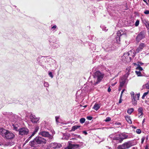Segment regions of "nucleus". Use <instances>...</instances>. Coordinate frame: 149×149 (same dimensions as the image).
<instances>
[{
  "mask_svg": "<svg viewBox=\"0 0 149 149\" xmlns=\"http://www.w3.org/2000/svg\"><path fill=\"white\" fill-rule=\"evenodd\" d=\"M47 142V140L44 138L40 136H37L30 141L29 144L32 147H36L38 146L39 144L46 143Z\"/></svg>",
  "mask_w": 149,
  "mask_h": 149,
  "instance_id": "obj_1",
  "label": "nucleus"
},
{
  "mask_svg": "<svg viewBox=\"0 0 149 149\" xmlns=\"http://www.w3.org/2000/svg\"><path fill=\"white\" fill-rule=\"evenodd\" d=\"M0 134L6 139H12L15 136L10 131L3 128L0 129Z\"/></svg>",
  "mask_w": 149,
  "mask_h": 149,
  "instance_id": "obj_2",
  "label": "nucleus"
},
{
  "mask_svg": "<svg viewBox=\"0 0 149 149\" xmlns=\"http://www.w3.org/2000/svg\"><path fill=\"white\" fill-rule=\"evenodd\" d=\"M49 40L50 48L51 49H54L57 48L59 47V41L53 36H51Z\"/></svg>",
  "mask_w": 149,
  "mask_h": 149,
  "instance_id": "obj_3",
  "label": "nucleus"
},
{
  "mask_svg": "<svg viewBox=\"0 0 149 149\" xmlns=\"http://www.w3.org/2000/svg\"><path fill=\"white\" fill-rule=\"evenodd\" d=\"M104 74L99 71H96L93 75L94 79V84L96 85L100 83L103 79Z\"/></svg>",
  "mask_w": 149,
  "mask_h": 149,
  "instance_id": "obj_4",
  "label": "nucleus"
},
{
  "mask_svg": "<svg viewBox=\"0 0 149 149\" xmlns=\"http://www.w3.org/2000/svg\"><path fill=\"white\" fill-rule=\"evenodd\" d=\"M39 134L43 137H47L49 139H52L53 138V136L52 134H50L47 131H40L39 133Z\"/></svg>",
  "mask_w": 149,
  "mask_h": 149,
  "instance_id": "obj_5",
  "label": "nucleus"
},
{
  "mask_svg": "<svg viewBox=\"0 0 149 149\" xmlns=\"http://www.w3.org/2000/svg\"><path fill=\"white\" fill-rule=\"evenodd\" d=\"M19 134L21 136L27 135L29 133V129L25 127H22L19 128Z\"/></svg>",
  "mask_w": 149,
  "mask_h": 149,
  "instance_id": "obj_6",
  "label": "nucleus"
},
{
  "mask_svg": "<svg viewBox=\"0 0 149 149\" xmlns=\"http://www.w3.org/2000/svg\"><path fill=\"white\" fill-rule=\"evenodd\" d=\"M31 121L32 123L34 124H37L39 123V120L40 118L39 117H37L35 115L31 114L29 116Z\"/></svg>",
  "mask_w": 149,
  "mask_h": 149,
  "instance_id": "obj_7",
  "label": "nucleus"
},
{
  "mask_svg": "<svg viewBox=\"0 0 149 149\" xmlns=\"http://www.w3.org/2000/svg\"><path fill=\"white\" fill-rule=\"evenodd\" d=\"M124 35V33L121 30L118 31L117 33V35L116 37V39L118 43H120V39L123 35Z\"/></svg>",
  "mask_w": 149,
  "mask_h": 149,
  "instance_id": "obj_8",
  "label": "nucleus"
},
{
  "mask_svg": "<svg viewBox=\"0 0 149 149\" xmlns=\"http://www.w3.org/2000/svg\"><path fill=\"white\" fill-rule=\"evenodd\" d=\"M129 75V73H127L125 75L120 78L119 80V82L120 83V86L121 87H123Z\"/></svg>",
  "mask_w": 149,
  "mask_h": 149,
  "instance_id": "obj_9",
  "label": "nucleus"
},
{
  "mask_svg": "<svg viewBox=\"0 0 149 149\" xmlns=\"http://www.w3.org/2000/svg\"><path fill=\"white\" fill-rule=\"evenodd\" d=\"M146 36V33L144 31L141 32L136 36V40L139 42L142 39L144 38Z\"/></svg>",
  "mask_w": 149,
  "mask_h": 149,
  "instance_id": "obj_10",
  "label": "nucleus"
},
{
  "mask_svg": "<svg viewBox=\"0 0 149 149\" xmlns=\"http://www.w3.org/2000/svg\"><path fill=\"white\" fill-rule=\"evenodd\" d=\"M128 138V135L125 133H121L119 134L118 139H117L118 140L120 143H121L123 141Z\"/></svg>",
  "mask_w": 149,
  "mask_h": 149,
  "instance_id": "obj_11",
  "label": "nucleus"
},
{
  "mask_svg": "<svg viewBox=\"0 0 149 149\" xmlns=\"http://www.w3.org/2000/svg\"><path fill=\"white\" fill-rule=\"evenodd\" d=\"M49 146L54 149L59 148L62 147V145L60 144L57 143H52L49 145Z\"/></svg>",
  "mask_w": 149,
  "mask_h": 149,
  "instance_id": "obj_12",
  "label": "nucleus"
},
{
  "mask_svg": "<svg viewBox=\"0 0 149 149\" xmlns=\"http://www.w3.org/2000/svg\"><path fill=\"white\" fill-rule=\"evenodd\" d=\"M136 53L134 51V50L132 49L131 50L129 51L128 52L125 53V55L126 56H128L129 55L130 56H132L133 58H134Z\"/></svg>",
  "mask_w": 149,
  "mask_h": 149,
  "instance_id": "obj_13",
  "label": "nucleus"
},
{
  "mask_svg": "<svg viewBox=\"0 0 149 149\" xmlns=\"http://www.w3.org/2000/svg\"><path fill=\"white\" fill-rule=\"evenodd\" d=\"M122 57L123 59H125L126 62L128 63L130 62L131 59V56H130L129 55H128V56H125V54L122 56Z\"/></svg>",
  "mask_w": 149,
  "mask_h": 149,
  "instance_id": "obj_14",
  "label": "nucleus"
},
{
  "mask_svg": "<svg viewBox=\"0 0 149 149\" xmlns=\"http://www.w3.org/2000/svg\"><path fill=\"white\" fill-rule=\"evenodd\" d=\"M143 108L142 107H140L139 108L138 111V114L140 115L139 116V117L141 118L142 116H141L143 114Z\"/></svg>",
  "mask_w": 149,
  "mask_h": 149,
  "instance_id": "obj_15",
  "label": "nucleus"
},
{
  "mask_svg": "<svg viewBox=\"0 0 149 149\" xmlns=\"http://www.w3.org/2000/svg\"><path fill=\"white\" fill-rule=\"evenodd\" d=\"M100 104L96 103L93 106V109L96 111H97L100 108Z\"/></svg>",
  "mask_w": 149,
  "mask_h": 149,
  "instance_id": "obj_16",
  "label": "nucleus"
},
{
  "mask_svg": "<svg viewBox=\"0 0 149 149\" xmlns=\"http://www.w3.org/2000/svg\"><path fill=\"white\" fill-rule=\"evenodd\" d=\"M111 45L110 46L107 45L104 47V48L106 52H109L111 50Z\"/></svg>",
  "mask_w": 149,
  "mask_h": 149,
  "instance_id": "obj_17",
  "label": "nucleus"
},
{
  "mask_svg": "<svg viewBox=\"0 0 149 149\" xmlns=\"http://www.w3.org/2000/svg\"><path fill=\"white\" fill-rule=\"evenodd\" d=\"M68 149H72L75 146L74 145L71 144L70 141H69L68 142Z\"/></svg>",
  "mask_w": 149,
  "mask_h": 149,
  "instance_id": "obj_18",
  "label": "nucleus"
},
{
  "mask_svg": "<svg viewBox=\"0 0 149 149\" xmlns=\"http://www.w3.org/2000/svg\"><path fill=\"white\" fill-rule=\"evenodd\" d=\"M14 130L15 131H19V128H18V126L17 124H15L13 125Z\"/></svg>",
  "mask_w": 149,
  "mask_h": 149,
  "instance_id": "obj_19",
  "label": "nucleus"
},
{
  "mask_svg": "<svg viewBox=\"0 0 149 149\" xmlns=\"http://www.w3.org/2000/svg\"><path fill=\"white\" fill-rule=\"evenodd\" d=\"M123 144H124L125 147H126V149L129 148L131 146V144L129 142H126Z\"/></svg>",
  "mask_w": 149,
  "mask_h": 149,
  "instance_id": "obj_20",
  "label": "nucleus"
},
{
  "mask_svg": "<svg viewBox=\"0 0 149 149\" xmlns=\"http://www.w3.org/2000/svg\"><path fill=\"white\" fill-rule=\"evenodd\" d=\"M123 144H124L125 147H126V149L129 148L131 146V144L129 142H126Z\"/></svg>",
  "mask_w": 149,
  "mask_h": 149,
  "instance_id": "obj_21",
  "label": "nucleus"
},
{
  "mask_svg": "<svg viewBox=\"0 0 149 149\" xmlns=\"http://www.w3.org/2000/svg\"><path fill=\"white\" fill-rule=\"evenodd\" d=\"M81 127L79 125H75L72 127L71 131H74L75 130L78 129Z\"/></svg>",
  "mask_w": 149,
  "mask_h": 149,
  "instance_id": "obj_22",
  "label": "nucleus"
},
{
  "mask_svg": "<svg viewBox=\"0 0 149 149\" xmlns=\"http://www.w3.org/2000/svg\"><path fill=\"white\" fill-rule=\"evenodd\" d=\"M90 48L92 50H93L95 49V45L92 43H91L89 45Z\"/></svg>",
  "mask_w": 149,
  "mask_h": 149,
  "instance_id": "obj_23",
  "label": "nucleus"
},
{
  "mask_svg": "<svg viewBox=\"0 0 149 149\" xmlns=\"http://www.w3.org/2000/svg\"><path fill=\"white\" fill-rule=\"evenodd\" d=\"M125 119L130 124L132 123V121L130 118V117L129 116H126L125 117Z\"/></svg>",
  "mask_w": 149,
  "mask_h": 149,
  "instance_id": "obj_24",
  "label": "nucleus"
},
{
  "mask_svg": "<svg viewBox=\"0 0 149 149\" xmlns=\"http://www.w3.org/2000/svg\"><path fill=\"white\" fill-rule=\"evenodd\" d=\"M118 149H126L125 147L124 144H123L122 145H119L118 148Z\"/></svg>",
  "mask_w": 149,
  "mask_h": 149,
  "instance_id": "obj_25",
  "label": "nucleus"
},
{
  "mask_svg": "<svg viewBox=\"0 0 149 149\" xmlns=\"http://www.w3.org/2000/svg\"><path fill=\"white\" fill-rule=\"evenodd\" d=\"M134 109L133 108H131L129 109L127 111V113L129 114H131L134 111Z\"/></svg>",
  "mask_w": 149,
  "mask_h": 149,
  "instance_id": "obj_26",
  "label": "nucleus"
},
{
  "mask_svg": "<svg viewBox=\"0 0 149 149\" xmlns=\"http://www.w3.org/2000/svg\"><path fill=\"white\" fill-rule=\"evenodd\" d=\"M135 72L136 74L138 76H142L143 75L141 73L140 71H136Z\"/></svg>",
  "mask_w": 149,
  "mask_h": 149,
  "instance_id": "obj_27",
  "label": "nucleus"
},
{
  "mask_svg": "<svg viewBox=\"0 0 149 149\" xmlns=\"http://www.w3.org/2000/svg\"><path fill=\"white\" fill-rule=\"evenodd\" d=\"M69 136L68 135L64 134L63 136V137L62 138V139H65V140H68L69 139Z\"/></svg>",
  "mask_w": 149,
  "mask_h": 149,
  "instance_id": "obj_28",
  "label": "nucleus"
},
{
  "mask_svg": "<svg viewBox=\"0 0 149 149\" xmlns=\"http://www.w3.org/2000/svg\"><path fill=\"white\" fill-rule=\"evenodd\" d=\"M144 47L145 44L143 43H141L140 44L139 47V48H140V49H141L142 50V49Z\"/></svg>",
  "mask_w": 149,
  "mask_h": 149,
  "instance_id": "obj_29",
  "label": "nucleus"
},
{
  "mask_svg": "<svg viewBox=\"0 0 149 149\" xmlns=\"http://www.w3.org/2000/svg\"><path fill=\"white\" fill-rule=\"evenodd\" d=\"M85 121V119L84 118H81L80 120V122L81 124L84 123Z\"/></svg>",
  "mask_w": 149,
  "mask_h": 149,
  "instance_id": "obj_30",
  "label": "nucleus"
},
{
  "mask_svg": "<svg viewBox=\"0 0 149 149\" xmlns=\"http://www.w3.org/2000/svg\"><path fill=\"white\" fill-rule=\"evenodd\" d=\"M148 93H149V91H148L147 92H146L144 93H143V94L142 97V99H144L145 98V97L148 94Z\"/></svg>",
  "mask_w": 149,
  "mask_h": 149,
  "instance_id": "obj_31",
  "label": "nucleus"
},
{
  "mask_svg": "<svg viewBox=\"0 0 149 149\" xmlns=\"http://www.w3.org/2000/svg\"><path fill=\"white\" fill-rule=\"evenodd\" d=\"M36 134V133L33 132H32L31 135L29 137V138L28 139V140H30L31 139V138L34 135Z\"/></svg>",
  "mask_w": 149,
  "mask_h": 149,
  "instance_id": "obj_32",
  "label": "nucleus"
},
{
  "mask_svg": "<svg viewBox=\"0 0 149 149\" xmlns=\"http://www.w3.org/2000/svg\"><path fill=\"white\" fill-rule=\"evenodd\" d=\"M39 128V127L38 126H36L33 132L36 133L38 131Z\"/></svg>",
  "mask_w": 149,
  "mask_h": 149,
  "instance_id": "obj_33",
  "label": "nucleus"
},
{
  "mask_svg": "<svg viewBox=\"0 0 149 149\" xmlns=\"http://www.w3.org/2000/svg\"><path fill=\"white\" fill-rule=\"evenodd\" d=\"M137 70H139V71H142L143 70V69L140 66H138L136 68Z\"/></svg>",
  "mask_w": 149,
  "mask_h": 149,
  "instance_id": "obj_34",
  "label": "nucleus"
},
{
  "mask_svg": "<svg viewBox=\"0 0 149 149\" xmlns=\"http://www.w3.org/2000/svg\"><path fill=\"white\" fill-rule=\"evenodd\" d=\"M132 104L134 105H136L137 104V101L135 99L132 100Z\"/></svg>",
  "mask_w": 149,
  "mask_h": 149,
  "instance_id": "obj_35",
  "label": "nucleus"
},
{
  "mask_svg": "<svg viewBox=\"0 0 149 149\" xmlns=\"http://www.w3.org/2000/svg\"><path fill=\"white\" fill-rule=\"evenodd\" d=\"M49 61H51L52 62V64H54L55 63V60H54L53 59L51 58H49Z\"/></svg>",
  "mask_w": 149,
  "mask_h": 149,
  "instance_id": "obj_36",
  "label": "nucleus"
},
{
  "mask_svg": "<svg viewBox=\"0 0 149 149\" xmlns=\"http://www.w3.org/2000/svg\"><path fill=\"white\" fill-rule=\"evenodd\" d=\"M142 49H141L139 47H138L136 49L135 51L136 53H139L141 51Z\"/></svg>",
  "mask_w": 149,
  "mask_h": 149,
  "instance_id": "obj_37",
  "label": "nucleus"
},
{
  "mask_svg": "<svg viewBox=\"0 0 149 149\" xmlns=\"http://www.w3.org/2000/svg\"><path fill=\"white\" fill-rule=\"evenodd\" d=\"M100 27L104 31H107L108 30L106 27H104L103 26H101Z\"/></svg>",
  "mask_w": 149,
  "mask_h": 149,
  "instance_id": "obj_38",
  "label": "nucleus"
},
{
  "mask_svg": "<svg viewBox=\"0 0 149 149\" xmlns=\"http://www.w3.org/2000/svg\"><path fill=\"white\" fill-rule=\"evenodd\" d=\"M44 85L45 87H48L49 86V84L48 82L45 81L44 83Z\"/></svg>",
  "mask_w": 149,
  "mask_h": 149,
  "instance_id": "obj_39",
  "label": "nucleus"
},
{
  "mask_svg": "<svg viewBox=\"0 0 149 149\" xmlns=\"http://www.w3.org/2000/svg\"><path fill=\"white\" fill-rule=\"evenodd\" d=\"M136 132L137 134H140L141 132V131L140 129H137L136 130Z\"/></svg>",
  "mask_w": 149,
  "mask_h": 149,
  "instance_id": "obj_40",
  "label": "nucleus"
},
{
  "mask_svg": "<svg viewBox=\"0 0 149 149\" xmlns=\"http://www.w3.org/2000/svg\"><path fill=\"white\" fill-rule=\"evenodd\" d=\"M111 120V118H110L109 117H107L106 118V119L104 120V121L106 122H107L110 121Z\"/></svg>",
  "mask_w": 149,
  "mask_h": 149,
  "instance_id": "obj_41",
  "label": "nucleus"
},
{
  "mask_svg": "<svg viewBox=\"0 0 149 149\" xmlns=\"http://www.w3.org/2000/svg\"><path fill=\"white\" fill-rule=\"evenodd\" d=\"M57 26L56 25L53 26L51 28V30L54 31L55 30V29L56 28Z\"/></svg>",
  "mask_w": 149,
  "mask_h": 149,
  "instance_id": "obj_42",
  "label": "nucleus"
},
{
  "mask_svg": "<svg viewBox=\"0 0 149 149\" xmlns=\"http://www.w3.org/2000/svg\"><path fill=\"white\" fill-rule=\"evenodd\" d=\"M139 20H137L136 22L135 23V25L136 26H138L139 24Z\"/></svg>",
  "mask_w": 149,
  "mask_h": 149,
  "instance_id": "obj_43",
  "label": "nucleus"
},
{
  "mask_svg": "<svg viewBox=\"0 0 149 149\" xmlns=\"http://www.w3.org/2000/svg\"><path fill=\"white\" fill-rule=\"evenodd\" d=\"M49 76L51 77V78H53V75L52 74V72H49Z\"/></svg>",
  "mask_w": 149,
  "mask_h": 149,
  "instance_id": "obj_44",
  "label": "nucleus"
},
{
  "mask_svg": "<svg viewBox=\"0 0 149 149\" xmlns=\"http://www.w3.org/2000/svg\"><path fill=\"white\" fill-rule=\"evenodd\" d=\"M144 13L146 15H148L149 14V10H145Z\"/></svg>",
  "mask_w": 149,
  "mask_h": 149,
  "instance_id": "obj_45",
  "label": "nucleus"
},
{
  "mask_svg": "<svg viewBox=\"0 0 149 149\" xmlns=\"http://www.w3.org/2000/svg\"><path fill=\"white\" fill-rule=\"evenodd\" d=\"M145 139V137H143L141 139V143L143 144V143Z\"/></svg>",
  "mask_w": 149,
  "mask_h": 149,
  "instance_id": "obj_46",
  "label": "nucleus"
},
{
  "mask_svg": "<svg viewBox=\"0 0 149 149\" xmlns=\"http://www.w3.org/2000/svg\"><path fill=\"white\" fill-rule=\"evenodd\" d=\"M146 88L149 89V81L146 84Z\"/></svg>",
  "mask_w": 149,
  "mask_h": 149,
  "instance_id": "obj_47",
  "label": "nucleus"
},
{
  "mask_svg": "<svg viewBox=\"0 0 149 149\" xmlns=\"http://www.w3.org/2000/svg\"><path fill=\"white\" fill-rule=\"evenodd\" d=\"M87 119H88V120H91L92 119V117L90 116H88L87 117Z\"/></svg>",
  "mask_w": 149,
  "mask_h": 149,
  "instance_id": "obj_48",
  "label": "nucleus"
},
{
  "mask_svg": "<svg viewBox=\"0 0 149 149\" xmlns=\"http://www.w3.org/2000/svg\"><path fill=\"white\" fill-rule=\"evenodd\" d=\"M131 97H132V100H133L134 99H135L136 98L135 95L131 96Z\"/></svg>",
  "mask_w": 149,
  "mask_h": 149,
  "instance_id": "obj_49",
  "label": "nucleus"
},
{
  "mask_svg": "<svg viewBox=\"0 0 149 149\" xmlns=\"http://www.w3.org/2000/svg\"><path fill=\"white\" fill-rule=\"evenodd\" d=\"M59 118V117H58L57 116L55 117L57 123H58V120Z\"/></svg>",
  "mask_w": 149,
  "mask_h": 149,
  "instance_id": "obj_50",
  "label": "nucleus"
},
{
  "mask_svg": "<svg viewBox=\"0 0 149 149\" xmlns=\"http://www.w3.org/2000/svg\"><path fill=\"white\" fill-rule=\"evenodd\" d=\"M146 27L148 28V33H149V23H148L146 25Z\"/></svg>",
  "mask_w": 149,
  "mask_h": 149,
  "instance_id": "obj_51",
  "label": "nucleus"
},
{
  "mask_svg": "<svg viewBox=\"0 0 149 149\" xmlns=\"http://www.w3.org/2000/svg\"><path fill=\"white\" fill-rule=\"evenodd\" d=\"M140 95L139 94H136L137 99L138 100L139 99Z\"/></svg>",
  "mask_w": 149,
  "mask_h": 149,
  "instance_id": "obj_52",
  "label": "nucleus"
},
{
  "mask_svg": "<svg viewBox=\"0 0 149 149\" xmlns=\"http://www.w3.org/2000/svg\"><path fill=\"white\" fill-rule=\"evenodd\" d=\"M82 133L83 134H85V135H86L88 134L87 132L85 131H83Z\"/></svg>",
  "mask_w": 149,
  "mask_h": 149,
  "instance_id": "obj_53",
  "label": "nucleus"
},
{
  "mask_svg": "<svg viewBox=\"0 0 149 149\" xmlns=\"http://www.w3.org/2000/svg\"><path fill=\"white\" fill-rule=\"evenodd\" d=\"M130 94H131V96H133V95H135L134 93L133 92V91H132L131 93Z\"/></svg>",
  "mask_w": 149,
  "mask_h": 149,
  "instance_id": "obj_54",
  "label": "nucleus"
},
{
  "mask_svg": "<svg viewBox=\"0 0 149 149\" xmlns=\"http://www.w3.org/2000/svg\"><path fill=\"white\" fill-rule=\"evenodd\" d=\"M124 90H123L122 92H121V95H120V98H121L122 97V94L123 93V92H124Z\"/></svg>",
  "mask_w": 149,
  "mask_h": 149,
  "instance_id": "obj_55",
  "label": "nucleus"
},
{
  "mask_svg": "<svg viewBox=\"0 0 149 149\" xmlns=\"http://www.w3.org/2000/svg\"><path fill=\"white\" fill-rule=\"evenodd\" d=\"M138 63L139 64V66H140V65H142V64H143V63H141L140 62H138Z\"/></svg>",
  "mask_w": 149,
  "mask_h": 149,
  "instance_id": "obj_56",
  "label": "nucleus"
},
{
  "mask_svg": "<svg viewBox=\"0 0 149 149\" xmlns=\"http://www.w3.org/2000/svg\"><path fill=\"white\" fill-rule=\"evenodd\" d=\"M111 89L110 87H109L108 89V91L109 92H110L111 91Z\"/></svg>",
  "mask_w": 149,
  "mask_h": 149,
  "instance_id": "obj_57",
  "label": "nucleus"
},
{
  "mask_svg": "<svg viewBox=\"0 0 149 149\" xmlns=\"http://www.w3.org/2000/svg\"><path fill=\"white\" fill-rule=\"evenodd\" d=\"M75 136H77V137L79 138H80L81 137L79 135H77V134H75Z\"/></svg>",
  "mask_w": 149,
  "mask_h": 149,
  "instance_id": "obj_58",
  "label": "nucleus"
},
{
  "mask_svg": "<svg viewBox=\"0 0 149 149\" xmlns=\"http://www.w3.org/2000/svg\"><path fill=\"white\" fill-rule=\"evenodd\" d=\"M121 98L120 97V99L119 100V101L118 103L120 104L122 102V100L121 99Z\"/></svg>",
  "mask_w": 149,
  "mask_h": 149,
  "instance_id": "obj_59",
  "label": "nucleus"
},
{
  "mask_svg": "<svg viewBox=\"0 0 149 149\" xmlns=\"http://www.w3.org/2000/svg\"><path fill=\"white\" fill-rule=\"evenodd\" d=\"M145 149H149L147 145L146 146L145 148Z\"/></svg>",
  "mask_w": 149,
  "mask_h": 149,
  "instance_id": "obj_60",
  "label": "nucleus"
},
{
  "mask_svg": "<svg viewBox=\"0 0 149 149\" xmlns=\"http://www.w3.org/2000/svg\"><path fill=\"white\" fill-rule=\"evenodd\" d=\"M112 135H110L109 136V137L110 138H112Z\"/></svg>",
  "mask_w": 149,
  "mask_h": 149,
  "instance_id": "obj_61",
  "label": "nucleus"
},
{
  "mask_svg": "<svg viewBox=\"0 0 149 149\" xmlns=\"http://www.w3.org/2000/svg\"><path fill=\"white\" fill-rule=\"evenodd\" d=\"M145 119H144L142 121V123H143L145 122Z\"/></svg>",
  "mask_w": 149,
  "mask_h": 149,
  "instance_id": "obj_62",
  "label": "nucleus"
},
{
  "mask_svg": "<svg viewBox=\"0 0 149 149\" xmlns=\"http://www.w3.org/2000/svg\"><path fill=\"white\" fill-rule=\"evenodd\" d=\"M143 0V1H144V2H146H146H146V0Z\"/></svg>",
  "mask_w": 149,
  "mask_h": 149,
  "instance_id": "obj_63",
  "label": "nucleus"
},
{
  "mask_svg": "<svg viewBox=\"0 0 149 149\" xmlns=\"http://www.w3.org/2000/svg\"><path fill=\"white\" fill-rule=\"evenodd\" d=\"M40 65H41V66L42 65V64L40 63Z\"/></svg>",
  "mask_w": 149,
  "mask_h": 149,
  "instance_id": "obj_64",
  "label": "nucleus"
}]
</instances>
